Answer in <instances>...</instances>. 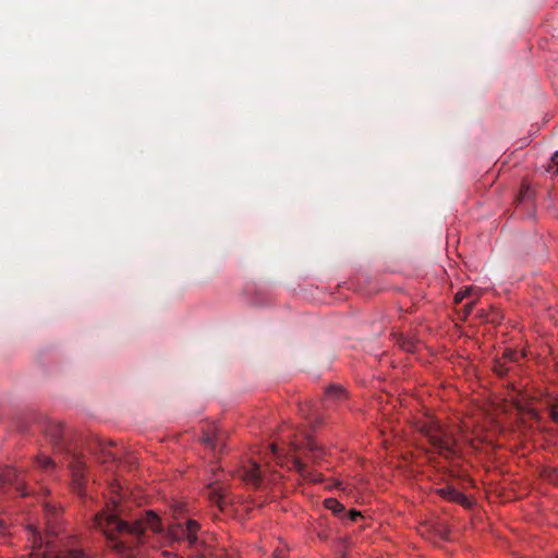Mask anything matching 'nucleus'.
I'll return each mask as SVG.
<instances>
[{"instance_id":"nucleus-1","label":"nucleus","mask_w":558,"mask_h":558,"mask_svg":"<svg viewBox=\"0 0 558 558\" xmlns=\"http://www.w3.org/2000/svg\"><path fill=\"white\" fill-rule=\"evenodd\" d=\"M94 527L99 530L113 550L124 558H133L138 553V545L150 535L162 533L159 517L153 510L143 512L133 523L122 520L117 506H107L93 519Z\"/></svg>"},{"instance_id":"nucleus-2","label":"nucleus","mask_w":558,"mask_h":558,"mask_svg":"<svg viewBox=\"0 0 558 558\" xmlns=\"http://www.w3.org/2000/svg\"><path fill=\"white\" fill-rule=\"evenodd\" d=\"M32 551L31 556L35 558H90L82 549L75 546L76 541L60 537L50 526L43 535L35 529L29 530Z\"/></svg>"},{"instance_id":"nucleus-3","label":"nucleus","mask_w":558,"mask_h":558,"mask_svg":"<svg viewBox=\"0 0 558 558\" xmlns=\"http://www.w3.org/2000/svg\"><path fill=\"white\" fill-rule=\"evenodd\" d=\"M44 432L53 448L65 453L72 474L73 488L77 494L83 495L86 483V464L83 456L63 442V428L60 423L47 422Z\"/></svg>"},{"instance_id":"nucleus-4","label":"nucleus","mask_w":558,"mask_h":558,"mask_svg":"<svg viewBox=\"0 0 558 558\" xmlns=\"http://www.w3.org/2000/svg\"><path fill=\"white\" fill-rule=\"evenodd\" d=\"M416 430L427 438L437 453L449 458L454 454L456 440L452 433L438 420L425 415L415 421Z\"/></svg>"},{"instance_id":"nucleus-5","label":"nucleus","mask_w":558,"mask_h":558,"mask_svg":"<svg viewBox=\"0 0 558 558\" xmlns=\"http://www.w3.org/2000/svg\"><path fill=\"white\" fill-rule=\"evenodd\" d=\"M199 524L194 520H187L184 524H177L169 530V536L177 541H186L190 546L198 543L197 532Z\"/></svg>"},{"instance_id":"nucleus-6","label":"nucleus","mask_w":558,"mask_h":558,"mask_svg":"<svg viewBox=\"0 0 558 558\" xmlns=\"http://www.w3.org/2000/svg\"><path fill=\"white\" fill-rule=\"evenodd\" d=\"M260 466L257 462L250 460L247 464L243 465L239 471V477L253 487H259L263 482Z\"/></svg>"},{"instance_id":"nucleus-7","label":"nucleus","mask_w":558,"mask_h":558,"mask_svg":"<svg viewBox=\"0 0 558 558\" xmlns=\"http://www.w3.org/2000/svg\"><path fill=\"white\" fill-rule=\"evenodd\" d=\"M201 441L213 450H221L225 447V434L217 426L211 425L203 433Z\"/></svg>"},{"instance_id":"nucleus-8","label":"nucleus","mask_w":558,"mask_h":558,"mask_svg":"<svg viewBox=\"0 0 558 558\" xmlns=\"http://www.w3.org/2000/svg\"><path fill=\"white\" fill-rule=\"evenodd\" d=\"M208 497L213 504H216L221 509L226 504V489L222 485L217 483H211L208 485Z\"/></svg>"},{"instance_id":"nucleus-9","label":"nucleus","mask_w":558,"mask_h":558,"mask_svg":"<svg viewBox=\"0 0 558 558\" xmlns=\"http://www.w3.org/2000/svg\"><path fill=\"white\" fill-rule=\"evenodd\" d=\"M303 446L304 449L311 453L314 461L318 460L324 453V449L310 436H306Z\"/></svg>"},{"instance_id":"nucleus-10","label":"nucleus","mask_w":558,"mask_h":558,"mask_svg":"<svg viewBox=\"0 0 558 558\" xmlns=\"http://www.w3.org/2000/svg\"><path fill=\"white\" fill-rule=\"evenodd\" d=\"M35 463L38 469L48 474L53 473L57 468L56 461L44 454L37 456Z\"/></svg>"},{"instance_id":"nucleus-11","label":"nucleus","mask_w":558,"mask_h":558,"mask_svg":"<svg viewBox=\"0 0 558 558\" xmlns=\"http://www.w3.org/2000/svg\"><path fill=\"white\" fill-rule=\"evenodd\" d=\"M19 472L15 468L7 466L2 471H0V486H4L5 484H11L19 477Z\"/></svg>"},{"instance_id":"nucleus-12","label":"nucleus","mask_w":558,"mask_h":558,"mask_svg":"<svg viewBox=\"0 0 558 558\" xmlns=\"http://www.w3.org/2000/svg\"><path fill=\"white\" fill-rule=\"evenodd\" d=\"M440 493L441 495L449 499V500H452V501H456V502H459V504H464L466 502V497L459 490L454 489V488H444V489H440Z\"/></svg>"},{"instance_id":"nucleus-13","label":"nucleus","mask_w":558,"mask_h":558,"mask_svg":"<svg viewBox=\"0 0 558 558\" xmlns=\"http://www.w3.org/2000/svg\"><path fill=\"white\" fill-rule=\"evenodd\" d=\"M291 463H292V468L304 478H307V480H312L314 481V478L311 476V474L308 473L307 471V468L305 465V463H303L301 461V459L299 457H293L292 460H291Z\"/></svg>"},{"instance_id":"nucleus-14","label":"nucleus","mask_w":558,"mask_h":558,"mask_svg":"<svg viewBox=\"0 0 558 558\" xmlns=\"http://www.w3.org/2000/svg\"><path fill=\"white\" fill-rule=\"evenodd\" d=\"M327 509L331 510L335 514H340L344 511V506L336 498H327L324 501Z\"/></svg>"},{"instance_id":"nucleus-15","label":"nucleus","mask_w":558,"mask_h":558,"mask_svg":"<svg viewBox=\"0 0 558 558\" xmlns=\"http://www.w3.org/2000/svg\"><path fill=\"white\" fill-rule=\"evenodd\" d=\"M325 396L327 399L338 400L344 398V390L339 386L332 385L326 389Z\"/></svg>"},{"instance_id":"nucleus-16","label":"nucleus","mask_w":558,"mask_h":558,"mask_svg":"<svg viewBox=\"0 0 558 558\" xmlns=\"http://www.w3.org/2000/svg\"><path fill=\"white\" fill-rule=\"evenodd\" d=\"M472 296L478 298V291L476 289H474V288H466L464 290H461V291L457 292V294L454 296V301L457 303H459L463 299L472 298Z\"/></svg>"},{"instance_id":"nucleus-17","label":"nucleus","mask_w":558,"mask_h":558,"mask_svg":"<svg viewBox=\"0 0 558 558\" xmlns=\"http://www.w3.org/2000/svg\"><path fill=\"white\" fill-rule=\"evenodd\" d=\"M101 459L102 462L116 461L118 459L117 452L111 450V445L107 447H101Z\"/></svg>"},{"instance_id":"nucleus-18","label":"nucleus","mask_w":558,"mask_h":558,"mask_svg":"<svg viewBox=\"0 0 558 558\" xmlns=\"http://www.w3.org/2000/svg\"><path fill=\"white\" fill-rule=\"evenodd\" d=\"M532 195H533V192L529 186H522L519 197H518V201L523 202V201L532 197Z\"/></svg>"},{"instance_id":"nucleus-19","label":"nucleus","mask_w":558,"mask_h":558,"mask_svg":"<svg viewBox=\"0 0 558 558\" xmlns=\"http://www.w3.org/2000/svg\"><path fill=\"white\" fill-rule=\"evenodd\" d=\"M549 416L554 423L558 424V400L551 405Z\"/></svg>"},{"instance_id":"nucleus-20","label":"nucleus","mask_w":558,"mask_h":558,"mask_svg":"<svg viewBox=\"0 0 558 558\" xmlns=\"http://www.w3.org/2000/svg\"><path fill=\"white\" fill-rule=\"evenodd\" d=\"M495 372L498 376H505L508 372V368L500 362H497L495 365Z\"/></svg>"},{"instance_id":"nucleus-21","label":"nucleus","mask_w":558,"mask_h":558,"mask_svg":"<svg viewBox=\"0 0 558 558\" xmlns=\"http://www.w3.org/2000/svg\"><path fill=\"white\" fill-rule=\"evenodd\" d=\"M549 169H554L556 173H558V151H556L550 159Z\"/></svg>"},{"instance_id":"nucleus-22","label":"nucleus","mask_w":558,"mask_h":558,"mask_svg":"<svg viewBox=\"0 0 558 558\" xmlns=\"http://www.w3.org/2000/svg\"><path fill=\"white\" fill-rule=\"evenodd\" d=\"M269 450L271 452V454L277 459V460H280L282 457L280 454V451L279 449L277 448V446L275 444H271L269 445Z\"/></svg>"},{"instance_id":"nucleus-23","label":"nucleus","mask_w":558,"mask_h":558,"mask_svg":"<svg viewBox=\"0 0 558 558\" xmlns=\"http://www.w3.org/2000/svg\"><path fill=\"white\" fill-rule=\"evenodd\" d=\"M45 511H46L47 517L48 515L56 517L57 512H58L57 508L53 506H50V505L45 506Z\"/></svg>"},{"instance_id":"nucleus-24","label":"nucleus","mask_w":558,"mask_h":558,"mask_svg":"<svg viewBox=\"0 0 558 558\" xmlns=\"http://www.w3.org/2000/svg\"><path fill=\"white\" fill-rule=\"evenodd\" d=\"M349 515L351 521H356V519L361 517V513L356 510H351Z\"/></svg>"},{"instance_id":"nucleus-25","label":"nucleus","mask_w":558,"mask_h":558,"mask_svg":"<svg viewBox=\"0 0 558 558\" xmlns=\"http://www.w3.org/2000/svg\"><path fill=\"white\" fill-rule=\"evenodd\" d=\"M472 299H473V300H472L471 302H469L468 304H465V311H466V313H470V312L472 311L473 305H474V303H475V300H476L477 298L472 296Z\"/></svg>"},{"instance_id":"nucleus-26","label":"nucleus","mask_w":558,"mask_h":558,"mask_svg":"<svg viewBox=\"0 0 558 558\" xmlns=\"http://www.w3.org/2000/svg\"><path fill=\"white\" fill-rule=\"evenodd\" d=\"M7 531V523L3 519L0 518V534H4Z\"/></svg>"},{"instance_id":"nucleus-27","label":"nucleus","mask_w":558,"mask_h":558,"mask_svg":"<svg viewBox=\"0 0 558 558\" xmlns=\"http://www.w3.org/2000/svg\"><path fill=\"white\" fill-rule=\"evenodd\" d=\"M412 347H413V344H412V343H409V344H405V343H404V344H402V348H403L404 350H407V351L412 350Z\"/></svg>"},{"instance_id":"nucleus-28","label":"nucleus","mask_w":558,"mask_h":558,"mask_svg":"<svg viewBox=\"0 0 558 558\" xmlns=\"http://www.w3.org/2000/svg\"><path fill=\"white\" fill-rule=\"evenodd\" d=\"M274 557L275 558H283V557H281V555H280V553L278 550L275 551Z\"/></svg>"},{"instance_id":"nucleus-29","label":"nucleus","mask_w":558,"mask_h":558,"mask_svg":"<svg viewBox=\"0 0 558 558\" xmlns=\"http://www.w3.org/2000/svg\"><path fill=\"white\" fill-rule=\"evenodd\" d=\"M515 355L514 352H510L509 354H507V356L510 359V360H513V356Z\"/></svg>"},{"instance_id":"nucleus-30","label":"nucleus","mask_w":558,"mask_h":558,"mask_svg":"<svg viewBox=\"0 0 558 558\" xmlns=\"http://www.w3.org/2000/svg\"><path fill=\"white\" fill-rule=\"evenodd\" d=\"M291 446H292L293 451L296 452L298 451V447L294 444H292Z\"/></svg>"},{"instance_id":"nucleus-31","label":"nucleus","mask_w":558,"mask_h":558,"mask_svg":"<svg viewBox=\"0 0 558 558\" xmlns=\"http://www.w3.org/2000/svg\"><path fill=\"white\" fill-rule=\"evenodd\" d=\"M556 558H558V555L556 556Z\"/></svg>"}]
</instances>
